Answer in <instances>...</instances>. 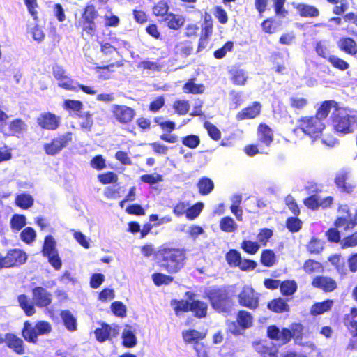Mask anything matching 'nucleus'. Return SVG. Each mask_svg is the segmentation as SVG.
<instances>
[{
    "instance_id": "16",
    "label": "nucleus",
    "mask_w": 357,
    "mask_h": 357,
    "mask_svg": "<svg viewBox=\"0 0 357 357\" xmlns=\"http://www.w3.org/2000/svg\"><path fill=\"white\" fill-rule=\"evenodd\" d=\"M6 343L9 348L13 349V351L17 354H24L23 340L17 337L16 335L11 333H7Z\"/></svg>"
},
{
    "instance_id": "39",
    "label": "nucleus",
    "mask_w": 357,
    "mask_h": 357,
    "mask_svg": "<svg viewBox=\"0 0 357 357\" xmlns=\"http://www.w3.org/2000/svg\"><path fill=\"white\" fill-rule=\"evenodd\" d=\"M98 15L95 7L91 5L85 8L84 13L82 15V19L84 22H94V20Z\"/></svg>"
},
{
    "instance_id": "48",
    "label": "nucleus",
    "mask_w": 357,
    "mask_h": 357,
    "mask_svg": "<svg viewBox=\"0 0 357 357\" xmlns=\"http://www.w3.org/2000/svg\"><path fill=\"white\" fill-rule=\"evenodd\" d=\"M162 180V176L158 174H144L141 176V181L149 184H155Z\"/></svg>"
},
{
    "instance_id": "25",
    "label": "nucleus",
    "mask_w": 357,
    "mask_h": 357,
    "mask_svg": "<svg viewBox=\"0 0 357 357\" xmlns=\"http://www.w3.org/2000/svg\"><path fill=\"white\" fill-rule=\"evenodd\" d=\"M123 345L127 347H132L137 344V338L129 326H126L122 333Z\"/></svg>"
},
{
    "instance_id": "57",
    "label": "nucleus",
    "mask_w": 357,
    "mask_h": 357,
    "mask_svg": "<svg viewBox=\"0 0 357 357\" xmlns=\"http://www.w3.org/2000/svg\"><path fill=\"white\" fill-rule=\"evenodd\" d=\"M303 268L307 273H313L319 271L321 268V264L314 260H307L303 266Z\"/></svg>"
},
{
    "instance_id": "53",
    "label": "nucleus",
    "mask_w": 357,
    "mask_h": 357,
    "mask_svg": "<svg viewBox=\"0 0 357 357\" xmlns=\"http://www.w3.org/2000/svg\"><path fill=\"white\" fill-rule=\"evenodd\" d=\"M302 222L297 218H289L287 220V227L291 232H296L301 228Z\"/></svg>"
},
{
    "instance_id": "45",
    "label": "nucleus",
    "mask_w": 357,
    "mask_h": 357,
    "mask_svg": "<svg viewBox=\"0 0 357 357\" xmlns=\"http://www.w3.org/2000/svg\"><path fill=\"white\" fill-rule=\"evenodd\" d=\"M36 236V232L31 227L25 228L20 234L21 239L26 243L33 241Z\"/></svg>"
},
{
    "instance_id": "40",
    "label": "nucleus",
    "mask_w": 357,
    "mask_h": 357,
    "mask_svg": "<svg viewBox=\"0 0 357 357\" xmlns=\"http://www.w3.org/2000/svg\"><path fill=\"white\" fill-rule=\"evenodd\" d=\"M296 284L293 281H286L280 284V291L282 294L289 296L296 290Z\"/></svg>"
},
{
    "instance_id": "12",
    "label": "nucleus",
    "mask_w": 357,
    "mask_h": 357,
    "mask_svg": "<svg viewBox=\"0 0 357 357\" xmlns=\"http://www.w3.org/2000/svg\"><path fill=\"white\" fill-rule=\"evenodd\" d=\"M26 260V255L24 252L13 249L9 250L4 256V268L14 266L17 264H24Z\"/></svg>"
},
{
    "instance_id": "29",
    "label": "nucleus",
    "mask_w": 357,
    "mask_h": 357,
    "mask_svg": "<svg viewBox=\"0 0 357 357\" xmlns=\"http://www.w3.org/2000/svg\"><path fill=\"white\" fill-rule=\"evenodd\" d=\"M197 186L202 195H208L214 188L213 181L206 177L201 178L197 183Z\"/></svg>"
},
{
    "instance_id": "26",
    "label": "nucleus",
    "mask_w": 357,
    "mask_h": 357,
    "mask_svg": "<svg viewBox=\"0 0 357 357\" xmlns=\"http://www.w3.org/2000/svg\"><path fill=\"white\" fill-rule=\"evenodd\" d=\"M336 103L333 100H327L323 102L317 112L315 118H317L321 121L325 119L329 114L333 107L335 106Z\"/></svg>"
},
{
    "instance_id": "19",
    "label": "nucleus",
    "mask_w": 357,
    "mask_h": 357,
    "mask_svg": "<svg viewBox=\"0 0 357 357\" xmlns=\"http://www.w3.org/2000/svg\"><path fill=\"white\" fill-rule=\"evenodd\" d=\"M258 139L259 140L268 146L273 142V131L266 124H260L258 128Z\"/></svg>"
},
{
    "instance_id": "61",
    "label": "nucleus",
    "mask_w": 357,
    "mask_h": 357,
    "mask_svg": "<svg viewBox=\"0 0 357 357\" xmlns=\"http://www.w3.org/2000/svg\"><path fill=\"white\" fill-rule=\"evenodd\" d=\"M112 310L113 312L119 317L126 316V306L119 301H115L112 304Z\"/></svg>"
},
{
    "instance_id": "34",
    "label": "nucleus",
    "mask_w": 357,
    "mask_h": 357,
    "mask_svg": "<svg viewBox=\"0 0 357 357\" xmlns=\"http://www.w3.org/2000/svg\"><path fill=\"white\" fill-rule=\"evenodd\" d=\"M15 202L21 208H28L33 205V199L30 195L23 193L17 196Z\"/></svg>"
},
{
    "instance_id": "32",
    "label": "nucleus",
    "mask_w": 357,
    "mask_h": 357,
    "mask_svg": "<svg viewBox=\"0 0 357 357\" xmlns=\"http://www.w3.org/2000/svg\"><path fill=\"white\" fill-rule=\"evenodd\" d=\"M79 116L82 120L80 122L81 128L87 131H91L93 124L92 114L89 112H83L79 114Z\"/></svg>"
},
{
    "instance_id": "2",
    "label": "nucleus",
    "mask_w": 357,
    "mask_h": 357,
    "mask_svg": "<svg viewBox=\"0 0 357 357\" xmlns=\"http://www.w3.org/2000/svg\"><path fill=\"white\" fill-rule=\"evenodd\" d=\"M158 256L161 259L162 267L174 273L183 266L185 252L183 249L163 246L158 251Z\"/></svg>"
},
{
    "instance_id": "47",
    "label": "nucleus",
    "mask_w": 357,
    "mask_h": 357,
    "mask_svg": "<svg viewBox=\"0 0 357 357\" xmlns=\"http://www.w3.org/2000/svg\"><path fill=\"white\" fill-rule=\"evenodd\" d=\"M154 283L159 286L162 284H169L173 280V278L171 276L165 275L162 273H154L152 275Z\"/></svg>"
},
{
    "instance_id": "52",
    "label": "nucleus",
    "mask_w": 357,
    "mask_h": 357,
    "mask_svg": "<svg viewBox=\"0 0 357 357\" xmlns=\"http://www.w3.org/2000/svg\"><path fill=\"white\" fill-rule=\"evenodd\" d=\"M25 123L21 119H15L10 122V129L14 133H20L26 129Z\"/></svg>"
},
{
    "instance_id": "13",
    "label": "nucleus",
    "mask_w": 357,
    "mask_h": 357,
    "mask_svg": "<svg viewBox=\"0 0 357 357\" xmlns=\"http://www.w3.org/2000/svg\"><path fill=\"white\" fill-rule=\"evenodd\" d=\"M37 122L44 129L54 130L59 126L60 119L54 114L43 113L37 118Z\"/></svg>"
},
{
    "instance_id": "10",
    "label": "nucleus",
    "mask_w": 357,
    "mask_h": 357,
    "mask_svg": "<svg viewBox=\"0 0 357 357\" xmlns=\"http://www.w3.org/2000/svg\"><path fill=\"white\" fill-rule=\"evenodd\" d=\"M111 112L115 119L123 124L130 123L135 114L133 109L126 105H113Z\"/></svg>"
},
{
    "instance_id": "17",
    "label": "nucleus",
    "mask_w": 357,
    "mask_h": 357,
    "mask_svg": "<svg viewBox=\"0 0 357 357\" xmlns=\"http://www.w3.org/2000/svg\"><path fill=\"white\" fill-rule=\"evenodd\" d=\"M117 334V330L107 324H102L100 328L95 331L96 339L100 342L105 341L110 335L115 336Z\"/></svg>"
},
{
    "instance_id": "15",
    "label": "nucleus",
    "mask_w": 357,
    "mask_h": 357,
    "mask_svg": "<svg viewBox=\"0 0 357 357\" xmlns=\"http://www.w3.org/2000/svg\"><path fill=\"white\" fill-rule=\"evenodd\" d=\"M337 47L342 52L354 56L357 54V43L356 42L349 37L341 38L337 43Z\"/></svg>"
},
{
    "instance_id": "64",
    "label": "nucleus",
    "mask_w": 357,
    "mask_h": 357,
    "mask_svg": "<svg viewBox=\"0 0 357 357\" xmlns=\"http://www.w3.org/2000/svg\"><path fill=\"white\" fill-rule=\"evenodd\" d=\"M307 250L311 253H319L323 250V244L317 239H312L307 246Z\"/></svg>"
},
{
    "instance_id": "59",
    "label": "nucleus",
    "mask_w": 357,
    "mask_h": 357,
    "mask_svg": "<svg viewBox=\"0 0 357 357\" xmlns=\"http://www.w3.org/2000/svg\"><path fill=\"white\" fill-rule=\"evenodd\" d=\"M233 45H234V44L232 42L226 43L225 45L222 47L217 50L214 52V56L216 59L223 58L227 52H230L232 50Z\"/></svg>"
},
{
    "instance_id": "60",
    "label": "nucleus",
    "mask_w": 357,
    "mask_h": 357,
    "mask_svg": "<svg viewBox=\"0 0 357 357\" xmlns=\"http://www.w3.org/2000/svg\"><path fill=\"white\" fill-rule=\"evenodd\" d=\"M153 11L155 15L165 17L167 15L168 6L165 2H159L154 6Z\"/></svg>"
},
{
    "instance_id": "46",
    "label": "nucleus",
    "mask_w": 357,
    "mask_h": 357,
    "mask_svg": "<svg viewBox=\"0 0 357 357\" xmlns=\"http://www.w3.org/2000/svg\"><path fill=\"white\" fill-rule=\"evenodd\" d=\"M204 127L207 130L208 135L213 139L218 140L220 139L221 132L215 126L209 122H206L204 123Z\"/></svg>"
},
{
    "instance_id": "58",
    "label": "nucleus",
    "mask_w": 357,
    "mask_h": 357,
    "mask_svg": "<svg viewBox=\"0 0 357 357\" xmlns=\"http://www.w3.org/2000/svg\"><path fill=\"white\" fill-rule=\"evenodd\" d=\"M340 244L342 248L357 245V231L351 236L343 238Z\"/></svg>"
},
{
    "instance_id": "35",
    "label": "nucleus",
    "mask_w": 357,
    "mask_h": 357,
    "mask_svg": "<svg viewBox=\"0 0 357 357\" xmlns=\"http://www.w3.org/2000/svg\"><path fill=\"white\" fill-rule=\"evenodd\" d=\"M183 337L186 342H197L204 337V335L196 330H189L183 332Z\"/></svg>"
},
{
    "instance_id": "18",
    "label": "nucleus",
    "mask_w": 357,
    "mask_h": 357,
    "mask_svg": "<svg viewBox=\"0 0 357 357\" xmlns=\"http://www.w3.org/2000/svg\"><path fill=\"white\" fill-rule=\"evenodd\" d=\"M261 110V105L259 102H255L252 106L248 107L243 109L237 114L238 120H243L246 119H253L257 116Z\"/></svg>"
},
{
    "instance_id": "42",
    "label": "nucleus",
    "mask_w": 357,
    "mask_h": 357,
    "mask_svg": "<svg viewBox=\"0 0 357 357\" xmlns=\"http://www.w3.org/2000/svg\"><path fill=\"white\" fill-rule=\"evenodd\" d=\"M226 259L229 265L238 266V262L241 259V256L237 250H231L227 252Z\"/></svg>"
},
{
    "instance_id": "36",
    "label": "nucleus",
    "mask_w": 357,
    "mask_h": 357,
    "mask_svg": "<svg viewBox=\"0 0 357 357\" xmlns=\"http://www.w3.org/2000/svg\"><path fill=\"white\" fill-rule=\"evenodd\" d=\"M328 61L334 68L340 70H345L349 68V64L347 61L335 55H329Z\"/></svg>"
},
{
    "instance_id": "27",
    "label": "nucleus",
    "mask_w": 357,
    "mask_h": 357,
    "mask_svg": "<svg viewBox=\"0 0 357 357\" xmlns=\"http://www.w3.org/2000/svg\"><path fill=\"white\" fill-rule=\"evenodd\" d=\"M333 305L332 300H326L321 303H317L312 306L311 313L313 315L321 314L329 310Z\"/></svg>"
},
{
    "instance_id": "54",
    "label": "nucleus",
    "mask_w": 357,
    "mask_h": 357,
    "mask_svg": "<svg viewBox=\"0 0 357 357\" xmlns=\"http://www.w3.org/2000/svg\"><path fill=\"white\" fill-rule=\"evenodd\" d=\"M192 50V46L186 43H181L176 46V53L180 54L183 57L188 56L191 54Z\"/></svg>"
},
{
    "instance_id": "24",
    "label": "nucleus",
    "mask_w": 357,
    "mask_h": 357,
    "mask_svg": "<svg viewBox=\"0 0 357 357\" xmlns=\"http://www.w3.org/2000/svg\"><path fill=\"white\" fill-rule=\"evenodd\" d=\"M348 174L346 172L342 171L339 172L335 178V183L338 188H342L344 191L349 192L352 191L354 186L346 182L348 179Z\"/></svg>"
},
{
    "instance_id": "31",
    "label": "nucleus",
    "mask_w": 357,
    "mask_h": 357,
    "mask_svg": "<svg viewBox=\"0 0 357 357\" xmlns=\"http://www.w3.org/2000/svg\"><path fill=\"white\" fill-rule=\"evenodd\" d=\"M268 307L275 312H283L289 310L288 305L282 298L272 301L268 304Z\"/></svg>"
},
{
    "instance_id": "23",
    "label": "nucleus",
    "mask_w": 357,
    "mask_h": 357,
    "mask_svg": "<svg viewBox=\"0 0 357 357\" xmlns=\"http://www.w3.org/2000/svg\"><path fill=\"white\" fill-rule=\"evenodd\" d=\"M252 316L249 312L241 310L237 314V322L244 330L252 326Z\"/></svg>"
},
{
    "instance_id": "50",
    "label": "nucleus",
    "mask_w": 357,
    "mask_h": 357,
    "mask_svg": "<svg viewBox=\"0 0 357 357\" xmlns=\"http://www.w3.org/2000/svg\"><path fill=\"white\" fill-rule=\"evenodd\" d=\"M241 248L249 254H255L258 251L259 245L256 242L243 241L241 244Z\"/></svg>"
},
{
    "instance_id": "9",
    "label": "nucleus",
    "mask_w": 357,
    "mask_h": 357,
    "mask_svg": "<svg viewBox=\"0 0 357 357\" xmlns=\"http://www.w3.org/2000/svg\"><path fill=\"white\" fill-rule=\"evenodd\" d=\"M338 213L340 216L335 221V225L337 227H344V229L353 227L357 220V211L354 216L349 212L347 205L341 206L339 208Z\"/></svg>"
},
{
    "instance_id": "20",
    "label": "nucleus",
    "mask_w": 357,
    "mask_h": 357,
    "mask_svg": "<svg viewBox=\"0 0 357 357\" xmlns=\"http://www.w3.org/2000/svg\"><path fill=\"white\" fill-rule=\"evenodd\" d=\"M190 311L195 313V315L197 317L202 318L206 316L208 305L204 301L199 300H192Z\"/></svg>"
},
{
    "instance_id": "6",
    "label": "nucleus",
    "mask_w": 357,
    "mask_h": 357,
    "mask_svg": "<svg viewBox=\"0 0 357 357\" xmlns=\"http://www.w3.org/2000/svg\"><path fill=\"white\" fill-rule=\"evenodd\" d=\"M51 330V325L48 322L39 321L33 327L29 321H26L22 330V336L26 341L35 343L38 335L47 334Z\"/></svg>"
},
{
    "instance_id": "8",
    "label": "nucleus",
    "mask_w": 357,
    "mask_h": 357,
    "mask_svg": "<svg viewBox=\"0 0 357 357\" xmlns=\"http://www.w3.org/2000/svg\"><path fill=\"white\" fill-rule=\"evenodd\" d=\"M72 141V132H67L54 138L50 143L44 145V151L48 155H56Z\"/></svg>"
},
{
    "instance_id": "63",
    "label": "nucleus",
    "mask_w": 357,
    "mask_h": 357,
    "mask_svg": "<svg viewBox=\"0 0 357 357\" xmlns=\"http://www.w3.org/2000/svg\"><path fill=\"white\" fill-rule=\"evenodd\" d=\"M306 206L311 209H317L319 206V196L317 195H312L304 201Z\"/></svg>"
},
{
    "instance_id": "21",
    "label": "nucleus",
    "mask_w": 357,
    "mask_h": 357,
    "mask_svg": "<svg viewBox=\"0 0 357 357\" xmlns=\"http://www.w3.org/2000/svg\"><path fill=\"white\" fill-rule=\"evenodd\" d=\"M296 9L301 17H316L319 15V10L312 6L300 3L296 6Z\"/></svg>"
},
{
    "instance_id": "43",
    "label": "nucleus",
    "mask_w": 357,
    "mask_h": 357,
    "mask_svg": "<svg viewBox=\"0 0 357 357\" xmlns=\"http://www.w3.org/2000/svg\"><path fill=\"white\" fill-rule=\"evenodd\" d=\"M256 350L261 353L264 357H278L276 349L268 348L261 343L257 344Z\"/></svg>"
},
{
    "instance_id": "14",
    "label": "nucleus",
    "mask_w": 357,
    "mask_h": 357,
    "mask_svg": "<svg viewBox=\"0 0 357 357\" xmlns=\"http://www.w3.org/2000/svg\"><path fill=\"white\" fill-rule=\"evenodd\" d=\"M313 287L322 289L326 292H331L337 288L335 280L326 276H317L312 282Z\"/></svg>"
},
{
    "instance_id": "56",
    "label": "nucleus",
    "mask_w": 357,
    "mask_h": 357,
    "mask_svg": "<svg viewBox=\"0 0 357 357\" xmlns=\"http://www.w3.org/2000/svg\"><path fill=\"white\" fill-rule=\"evenodd\" d=\"M174 108L181 115L185 114L189 109L190 105L188 101L185 100H178L174 102Z\"/></svg>"
},
{
    "instance_id": "4",
    "label": "nucleus",
    "mask_w": 357,
    "mask_h": 357,
    "mask_svg": "<svg viewBox=\"0 0 357 357\" xmlns=\"http://www.w3.org/2000/svg\"><path fill=\"white\" fill-rule=\"evenodd\" d=\"M333 123L335 130L343 134L353 132L357 127L355 116L350 115L344 109H337L333 113Z\"/></svg>"
},
{
    "instance_id": "30",
    "label": "nucleus",
    "mask_w": 357,
    "mask_h": 357,
    "mask_svg": "<svg viewBox=\"0 0 357 357\" xmlns=\"http://www.w3.org/2000/svg\"><path fill=\"white\" fill-rule=\"evenodd\" d=\"M43 252L44 256H48L56 253V241L52 236H46L43 245Z\"/></svg>"
},
{
    "instance_id": "37",
    "label": "nucleus",
    "mask_w": 357,
    "mask_h": 357,
    "mask_svg": "<svg viewBox=\"0 0 357 357\" xmlns=\"http://www.w3.org/2000/svg\"><path fill=\"white\" fill-rule=\"evenodd\" d=\"M231 80L234 84L243 85L245 84L247 76L243 70H233L231 71Z\"/></svg>"
},
{
    "instance_id": "22",
    "label": "nucleus",
    "mask_w": 357,
    "mask_h": 357,
    "mask_svg": "<svg viewBox=\"0 0 357 357\" xmlns=\"http://www.w3.org/2000/svg\"><path fill=\"white\" fill-rule=\"evenodd\" d=\"M163 20L169 28L175 30L178 29L184 24V19L181 16L172 13L166 15Z\"/></svg>"
},
{
    "instance_id": "11",
    "label": "nucleus",
    "mask_w": 357,
    "mask_h": 357,
    "mask_svg": "<svg viewBox=\"0 0 357 357\" xmlns=\"http://www.w3.org/2000/svg\"><path fill=\"white\" fill-rule=\"evenodd\" d=\"M238 297L239 304L243 307L255 309L258 306V297L251 287H244Z\"/></svg>"
},
{
    "instance_id": "33",
    "label": "nucleus",
    "mask_w": 357,
    "mask_h": 357,
    "mask_svg": "<svg viewBox=\"0 0 357 357\" xmlns=\"http://www.w3.org/2000/svg\"><path fill=\"white\" fill-rule=\"evenodd\" d=\"M220 227L223 231L233 232L237 229V225L233 218L227 216L221 219Z\"/></svg>"
},
{
    "instance_id": "38",
    "label": "nucleus",
    "mask_w": 357,
    "mask_h": 357,
    "mask_svg": "<svg viewBox=\"0 0 357 357\" xmlns=\"http://www.w3.org/2000/svg\"><path fill=\"white\" fill-rule=\"evenodd\" d=\"M275 261L274 252L271 250L263 251L261 257V263L266 266H272Z\"/></svg>"
},
{
    "instance_id": "3",
    "label": "nucleus",
    "mask_w": 357,
    "mask_h": 357,
    "mask_svg": "<svg viewBox=\"0 0 357 357\" xmlns=\"http://www.w3.org/2000/svg\"><path fill=\"white\" fill-rule=\"evenodd\" d=\"M303 329V326L300 324H293L289 329L283 328L282 331H280L276 326L271 325L267 328V335L269 338L279 341L281 344H284L292 337L296 340L301 339Z\"/></svg>"
},
{
    "instance_id": "55",
    "label": "nucleus",
    "mask_w": 357,
    "mask_h": 357,
    "mask_svg": "<svg viewBox=\"0 0 357 357\" xmlns=\"http://www.w3.org/2000/svg\"><path fill=\"white\" fill-rule=\"evenodd\" d=\"M184 89L192 93H202L204 91V86L202 84H197L190 81L185 84Z\"/></svg>"
},
{
    "instance_id": "62",
    "label": "nucleus",
    "mask_w": 357,
    "mask_h": 357,
    "mask_svg": "<svg viewBox=\"0 0 357 357\" xmlns=\"http://www.w3.org/2000/svg\"><path fill=\"white\" fill-rule=\"evenodd\" d=\"M91 165L96 169H103L106 167L105 160L102 155H96L91 160Z\"/></svg>"
},
{
    "instance_id": "44",
    "label": "nucleus",
    "mask_w": 357,
    "mask_h": 357,
    "mask_svg": "<svg viewBox=\"0 0 357 357\" xmlns=\"http://www.w3.org/2000/svg\"><path fill=\"white\" fill-rule=\"evenodd\" d=\"M204 207V204L202 202H199L190 208H188L186 211V216L189 219H195L200 213L201 211Z\"/></svg>"
},
{
    "instance_id": "51",
    "label": "nucleus",
    "mask_w": 357,
    "mask_h": 357,
    "mask_svg": "<svg viewBox=\"0 0 357 357\" xmlns=\"http://www.w3.org/2000/svg\"><path fill=\"white\" fill-rule=\"evenodd\" d=\"M98 180L103 184L112 183L117 181V175L112 172L98 175Z\"/></svg>"
},
{
    "instance_id": "7",
    "label": "nucleus",
    "mask_w": 357,
    "mask_h": 357,
    "mask_svg": "<svg viewBox=\"0 0 357 357\" xmlns=\"http://www.w3.org/2000/svg\"><path fill=\"white\" fill-rule=\"evenodd\" d=\"M299 127L302 131L312 138L318 137L324 128V124L315 117H305L301 119Z\"/></svg>"
},
{
    "instance_id": "49",
    "label": "nucleus",
    "mask_w": 357,
    "mask_h": 357,
    "mask_svg": "<svg viewBox=\"0 0 357 357\" xmlns=\"http://www.w3.org/2000/svg\"><path fill=\"white\" fill-rule=\"evenodd\" d=\"M182 142L185 146L191 149H195L199 144L200 140L198 136L190 135L184 137Z\"/></svg>"
},
{
    "instance_id": "5",
    "label": "nucleus",
    "mask_w": 357,
    "mask_h": 357,
    "mask_svg": "<svg viewBox=\"0 0 357 357\" xmlns=\"http://www.w3.org/2000/svg\"><path fill=\"white\" fill-rule=\"evenodd\" d=\"M208 296L212 307L215 310L223 312H227L231 310L232 301L225 290L222 289H212L208 292Z\"/></svg>"
},
{
    "instance_id": "41",
    "label": "nucleus",
    "mask_w": 357,
    "mask_h": 357,
    "mask_svg": "<svg viewBox=\"0 0 357 357\" xmlns=\"http://www.w3.org/2000/svg\"><path fill=\"white\" fill-rule=\"evenodd\" d=\"M13 229L20 230L26 225V218L22 215H14L10 220Z\"/></svg>"
},
{
    "instance_id": "1",
    "label": "nucleus",
    "mask_w": 357,
    "mask_h": 357,
    "mask_svg": "<svg viewBox=\"0 0 357 357\" xmlns=\"http://www.w3.org/2000/svg\"><path fill=\"white\" fill-rule=\"evenodd\" d=\"M20 306L27 316H32L36 312L34 305L38 307L49 306L52 301V294L42 287H36L32 289V301L25 294H20L17 298Z\"/></svg>"
},
{
    "instance_id": "28",
    "label": "nucleus",
    "mask_w": 357,
    "mask_h": 357,
    "mask_svg": "<svg viewBox=\"0 0 357 357\" xmlns=\"http://www.w3.org/2000/svg\"><path fill=\"white\" fill-rule=\"evenodd\" d=\"M61 317L64 322L66 327L69 331H75L77 328V321L72 313L68 310L62 311Z\"/></svg>"
}]
</instances>
